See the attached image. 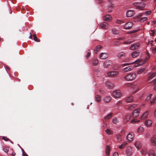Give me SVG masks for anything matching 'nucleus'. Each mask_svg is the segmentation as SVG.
Returning a JSON list of instances; mask_svg holds the SVG:
<instances>
[{"label":"nucleus","instance_id":"f257e3e1","mask_svg":"<svg viewBox=\"0 0 156 156\" xmlns=\"http://www.w3.org/2000/svg\"><path fill=\"white\" fill-rule=\"evenodd\" d=\"M136 77V73H128L127 75L124 77L125 80L127 81H131L135 80Z\"/></svg>","mask_w":156,"mask_h":156},{"label":"nucleus","instance_id":"f03ea898","mask_svg":"<svg viewBox=\"0 0 156 156\" xmlns=\"http://www.w3.org/2000/svg\"><path fill=\"white\" fill-rule=\"evenodd\" d=\"M119 74L118 71H110L107 72L105 76L107 77H115L117 76Z\"/></svg>","mask_w":156,"mask_h":156},{"label":"nucleus","instance_id":"7ed1b4c3","mask_svg":"<svg viewBox=\"0 0 156 156\" xmlns=\"http://www.w3.org/2000/svg\"><path fill=\"white\" fill-rule=\"evenodd\" d=\"M133 5L139 9H142L145 6V4L143 2H137L133 3Z\"/></svg>","mask_w":156,"mask_h":156},{"label":"nucleus","instance_id":"20e7f679","mask_svg":"<svg viewBox=\"0 0 156 156\" xmlns=\"http://www.w3.org/2000/svg\"><path fill=\"white\" fill-rule=\"evenodd\" d=\"M140 44L139 43H136L132 44L129 49L132 50H134L138 49L140 47Z\"/></svg>","mask_w":156,"mask_h":156},{"label":"nucleus","instance_id":"39448f33","mask_svg":"<svg viewBox=\"0 0 156 156\" xmlns=\"http://www.w3.org/2000/svg\"><path fill=\"white\" fill-rule=\"evenodd\" d=\"M112 94L115 98H119L122 95L120 91L119 90H116L113 91Z\"/></svg>","mask_w":156,"mask_h":156},{"label":"nucleus","instance_id":"423d86ee","mask_svg":"<svg viewBox=\"0 0 156 156\" xmlns=\"http://www.w3.org/2000/svg\"><path fill=\"white\" fill-rule=\"evenodd\" d=\"M134 134L133 132L129 133L126 136V139L129 142L132 141L134 138Z\"/></svg>","mask_w":156,"mask_h":156},{"label":"nucleus","instance_id":"0eeeda50","mask_svg":"<svg viewBox=\"0 0 156 156\" xmlns=\"http://www.w3.org/2000/svg\"><path fill=\"white\" fill-rule=\"evenodd\" d=\"M140 109L138 108L134 110L132 113V116L133 118H136L138 117L139 115Z\"/></svg>","mask_w":156,"mask_h":156},{"label":"nucleus","instance_id":"6e6552de","mask_svg":"<svg viewBox=\"0 0 156 156\" xmlns=\"http://www.w3.org/2000/svg\"><path fill=\"white\" fill-rule=\"evenodd\" d=\"M112 62L111 60H107L105 61L103 64L104 67L105 68L109 67L110 66L112 65Z\"/></svg>","mask_w":156,"mask_h":156},{"label":"nucleus","instance_id":"1a4fd4ad","mask_svg":"<svg viewBox=\"0 0 156 156\" xmlns=\"http://www.w3.org/2000/svg\"><path fill=\"white\" fill-rule=\"evenodd\" d=\"M133 25V23L132 22H128L126 23L124 26V28L126 29H129Z\"/></svg>","mask_w":156,"mask_h":156},{"label":"nucleus","instance_id":"9d476101","mask_svg":"<svg viewBox=\"0 0 156 156\" xmlns=\"http://www.w3.org/2000/svg\"><path fill=\"white\" fill-rule=\"evenodd\" d=\"M133 67L132 66H128L122 69V70L124 73H126L132 70L133 69Z\"/></svg>","mask_w":156,"mask_h":156},{"label":"nucleus","instance_id":"9b49d317","mask_svg":"<svg viewBox=\"0 0 156 156\" xmlns=\"http://www.w3.org/2000/svg\"><path fill=\"white\" fill-rule=\"evenodd\" d=\"M108 24L105 22L101 23L100 25V27L103 29H107L108 28Z\"/></svg>","mask_w":156,"mask_h":156},{"label":"nucleus","instance_id":"f8f14e48","mask_svg":"<svg viewBox=\"0 0 156 156\" xmlns=\"http://www.w3.org/2000/svg\"><path fill=\"white\" fill-rule=\"evenodd\" d=\"M106 87L108 89H112L114 87V85L110 81L106 82Z\"/></svg>","mask_w":156,"mask_h":156},{"label":"nucleus","instance_id":"ddd939ff","mask_svg":"<svg viewBox=\"0 0 156 156\" xmlns=\"http://www.w3.org/2000/svg\"><path fill=\"white\" fill-rule=\"evenodd\" d=\"M108 56L107 53H101L100 55V57L101 59H104L107 58Z\"/></svg>","mask_w":156,"mask_h":156},{"label":"nucleus","instance_id":"4468645a","mask_svg":"<svg viewBox=\"0 0 156 156\" xmlns=\"http://www.w3.org/2000/svg\"><path fill=\"white\" fill-rule=\"evenodd\" d=\"M134 14V12L133 10H128L126 13V15L127 17H130L133 16Z\"/></svg>","mask_w":156,"mask_h":156},{"label":"nucleus","instance_id":"2eb2a0df","mask_svg":"<svg viewBox=\"0 0 156 156\" xmlns=\"http://www.w3.org/2000/svg\"><path fill=\"white\" fill-rule=\"evenodd\" d=\"M134 63H136V64H137L136 65H134V66L135 67H137L139 65H141L142 64H143V62L142 61V60L141 59H139L136 60L135 62L133 63H132V64H133Z\"/></svg>","mask_w":156,"mask_h":156},{"label":"nucleus","instance_id":"dca6fc26","mask_svg":"<svg viewBox=\"0 0 156 156\" xmlns=\"http://www.w3.org/2000/svg\"><path fill=\"white\" fill-rule=\"evenodd\" d=\"M139 54V51L137 50L134 51L131 53V56L133 58H135L138 56Z\"/></svg>","mask_w":156,"mask_h":156},{"label":"nucleus","instance_id":"f3484780","mask_svg":"<svg viewBox=\"0 0 156 156\" xmlns=\"http://www.w3.org/2000/svg\"><path fill=\"white\" fill-rule=\"evenodd\" d=\"M104 19L105 20L109 22L112 20V18L110 15H107L104 16Z\"/></svg>","mask_w":156,"mask_h":156},{"label":"nucleus","instance_id":"a211bd4d","mask_svg":"<svg viewBox=\"0 0 156 156\" xmlns=\"http://www.w3.org/2000/svg\"><path fill=\"white\" fill-rule=\"evenodd\" d=\"M148 111H147L145 112L141 117L140 119L142 120H144L147 118L148 115Z\"/></svg>","mask_w":156,"mask_h":156},{"label":"nucleus","instance_id":"6ab92c4d","mask_svg":"<svg viewBox=\"0 0 156 156\" xmlns=\"http://www.w3.org/2000/svg\"><path fill=\"white\" fill-rule=\"evenodd\" d=\"M145 124L147 127H149L152 125V122L150 120H147L145 121Z\"/></svg>","mask_w":156,"mask_h":156},{"label":"nucleus","instance_id":"aec40b11","mask_svg":"<svg viewBox=\"0 0 156 156\" xmlns=\"http://www.w3.org/2000/svg\"><path fill=\"white\" fill-rule=\"evenodd\" d=\"M133 97L131 96L127 97L126 98V101L128 103H130L133 101Z\"/></svg>","mask_w":156,"mask_h":156},{"label":"nucleus","instance_id":"412c9836","mask_svg":"<svg viewBox=\"0 0 156 156\" xmlns=\"http://www.w3.org/2000/svg\"><path fill=\"white\" fill-rule=\"evenodd\" d=\"M110 151V147L108 145H107L106 147L105 153L108 156L109 154V152Z\"/></svg>","mask_w":156,"mask_h":156},{"label":"nucleus","instance_id":"4be33fe9","mask_svg":"<svg viewBox=\"0 0 156 156\" xmlns=\"http://www.w3.org/2000/svg\"><path fill=\"white\" fill-rule=\"evenodd\" d=\"M111 100V97L110 96L106 97L104 99V101L106 103H108Z\"/></svg>","mask_w":156,"mask_h":156},{"label":"nucleus","instance_id":"5701e85b","mask_svg":"<svg viewBox=\"0 0 156 156\" xmlns=\"http://www.w3.org/2000/svg\"><path fill=\"white\" fill-rule=\"evenodd\" d=\"M151 143L153 145H156V139L154 137H152L151 139Z\"/></svg>","mask_w":156,"mask_h":156},{"label":"nucleus","instance_id":"b1692460","mask_svg":"<svg viewBox=\"0 0 156 156\" xmlns=\"http://www.w3.org/2000/svg\"><path fill=\"white\" fill-rule=\"evenodd\" d=\"M125 55V53L122 52L119 53L117 55V57L119 58H122Z\"/></svg>","mask_w":156,"mask_h":156},{"label":"nucleus","instance_id":"393cba45","mask_svg":"<svg viewBox=\"0 0 156 156\" xmlns=\"http://www.w3.org/2000/svg\"><path fill=\"white\" fill-rule=\"evenodd\" d=\"M133 85L132 86H131V88L133 89H136L137 90L139 89V86H138L136 85L137 83L134 82L133 83H132Z\"/></svg>","mask_w":156,"mask_h":156},{"label":"nucleus","instance_id":"a878e982","mask_svg":"<svg viewBox=\"0 0 156 156\" xmlns=\"http://www.w3.org/2000/svg\"><path fill=\"white\" fill-rule=\"evenodd\" d=\"M135 145L138 149H139L141 147V145L139 141H136L135 143Z\"/></svg>","mask_w":156,"mask_h":156},{"label":"nucleus","instance_id":"bb28decb","mask_svg":"<svg viewBox=\"0 0 156 156\" xmlns=\"http://www.w3.org/2000/svg\"><path fill=\"white\" fill-rule=\"evenodd\" d=\"M112 32L113 34H119V30H117L116 29L114 28L112 29Z\"/></svg>","mask_w":156,"mask_h":156},{"label":"nucleus","instance_id":"cd10ccee","mask_svg":"<svg viewBox=\"0 0 156 156\" xmlns=\"http://www.w3.org/2000/svg\"><path fill=\"white\" fill-rule=\"evenodd\" d=\"M131 116L130 115H127L125 116V121L126 122H127L129 121L130 119Z\"/></svg>","mask_w":156,"mask_h":156},{"label":"nucleus","instance_id":"c85d7f7f","mask_svg":"<svg viewBox=\"0 0 156 156\" xmlns=\"http://www.w3.org/2000/svg\"><path fill=\"white\" fill-rule=\"evenodd\" d=\"M152 95V94H150L149 95L147 96L146 98L145 99V102H148L151 99V96Z\"/></svg>","mask_w":156,"mask_h":156},{"label":"nucleus","instance_id":"c756f323","mask_svg":"<svg viewBox=\"0 0 156 156\" xmlns=\"http://www.w3.org/2000/svg\"><path fill=\"white\" fill-rule=\"evenodd\" d=\"M113 115L112 113H110L105 118V120H108L110 119L112 117Z\"/></svg>","mask_w":156,"mask_h":156},{"label":"nucleus","instance_id":"7c9ffc66","mask_svg":"<svg viewBox=\"0 0 156 156\" xmlns=\"http://www.w3.org/2000/svg\"><path fill=\"white\" fill-rule=\"evenodd\" d=\"M131 149L130 150H127L126 151V155L128 156H130L132 154V152Z\"/></svg>","mask_w":156,"mask_h":156},{"label":"nucleus","instance_id":"2f4dec72","mask_svg":"<svg viewBox=\"0 0 156 156\" xmlns=\"http://www.w3.org/2000/svg\"><path fill=\"white\" fill-rule=\"evenodd\" d=\"M116 139L118 142H119L122 140V137L121 135H118L116 136Z\"/></svg>","mask_w":156,"mask_h":156},{"label":"nucleus","instance_id":"473e14b6","mask_svg":"<svg viewBox=\"0 0 156 156\" xmlns=\"http://www.w3.org/2000/svg\"><path fill=\"white\" fill-rule=\"evenodd\" d=\"M101 99V98L100 95H97L95 97V100L98 102H99Z\"/></svg>","mask_w":156,"mask_h":156},{"label":"nucleus","instance_id":"72a5a7b5","mask_svg":"<svg viewBox=\"0 0 156 156\" xmlns=\"http://www.w3.org/2000/svg\"><path fill=\"white\" fill-rule=\"evenodd\" d=\"M98 61L97 59H94L92 62V64L93 65L95 66L98 64Z\"/></svg>","mask_w":156,"mask_h":156},{"label":"nucleus","instance_id":"f704fd0d","mask_svg":"<svg viewBox=\"0 0 156 156\" xmlns=\"http://www.w3.org/2000/svg\"><path fill=\"white\" fill-rule=\"evenodd\" d=\"M144 131V129L143 127H140L137 129V133H142Z\"/></svg>","mask_w":156,"mask_h":156},{"label":"nucleus","instance_id":"c9c22d12","mask_svg":"<svg viewBox=\"0 0 156 156\" xmlns=\"http://www.w3.org/2000/svg\"><path fill=\"white\" fill-rule=\"evenodd\" d=\"M127 144V142H124L122 144L119 146V147L120 149H122L124 148Z\"/></svg>","mask_w":156,"mask_h":156},{"label":"nucleus","instance_id":"e433bc0d","mask_svg":"<svg viewBox=\"0 0 156 156\" xmlns=\"http://www.w3.org/2000/svg\"><path fill=\"white\" fill-rule=\"evenodd\" d=\"M155 73H151L149 74V78L148 80H150V79H152L155 76Z\"/></svg>","mask_w":156,"mask_h":156},{"label":"nucleus","instance_id":"4c0bfd02","mask_svg":"<svg viewBox=\"0 0 156 156\" xmlns=\"http://www.w3.org/2000/svg\"><path fill=\"white\" fill-rule=\"evenodd\" d=\"M149 156H156L155 155V154L154 151L153 150L150 151L149 153Z\"/></svg>","mask_w":156,"mask_h":156},{"label":"nucleus","instance_id":"58836bf2","mask_svg":"<svg viewBox=\"0 0 156 156\" xmlns=\"http://www.w3.org/2000/svg\"><path fill=\"white\" fill-rule=\"evenodd\" d=\"M102 48V47L101 45L98 46L96 48V49L95 51V52L97 53L98 51H99Z\"/></svg>","mask_w":156,"mask_h":156},{"label":"nucleus","instance_id":"ea45409f","mask_svg":"<svg viewBox=\"0 0 156 156\" xmlns=\"http://www.w3.org/2000/svg\"><path fill=\"white\" fill-rule=\"evenodd\" d=\"M113 122L115 124H117L118 122L119 121L116 118H114L112 119Z\"/></svg>","mask_w":156,"mask_h":156},{"label":"nucleus","instance_id":"a19ab883","mask_svg":"<svg viewBox=\"0 0 156 156\" xmlns=\"http://www.w3.org/2000/svg\"><path fill=\"white\" fill-rule=\"evenodd\" d=\"M145 68H143L140 69L139 70L137 71V73L138 74H140L142 72L144 71L145 70Z\"/></svg>","mask_w":156,"mask_h":156},{"label":"nucleus","instance_id":"79ce46f5","mask_svg":"<svg viewBox=\"0 0 156 156\" xmlns=\"http://www.w3.org/2000/svg\"><path fill=\"white\" fill-rule=\"evenodd\" d=\"M106 133L109 135H111L112 133V131L109 129H107L106 130Z\"/></svg>","mask_w":156,"mask_h":156},{"label":"nucleus","instance_id":"37998d69","mask_svg":"<svg viewBox=\"0 0 156 156\" xmlns=\"http://www.w3.org/2000/svg\"><path fill=\"white\" fill-rule=\"evenodd\" d=\"M155 103H156V97L153 98L150 102V104L151 105H152Z\"/></svg>","mask_w":156,"mask_h":156},{"label":"nucleus","instance_id":"c03bdc74","mask_svg":"<svg viewBox=\"0 0 156 156\" xmlns=\"http://www.w3.org/2000/svg\"><path fill=\"white\" fill-rule=\"evenodd\" d=\"M136 104L133 105L129 106L128 108V109L129 110H132V109H133V108H135L136 107Z\"/></svg>","mask_w":156,"mask_h":156},{"label":"nucleus","instance_id":"a18cd8bd","mask_svg":"<svg viewBox=\"0 0 156 156\" xmlns=\"http://www.w3.org/2000/svg\"><path fill=\"white\" fill-rule=\"evenodd\" d=\"M33 36V40L36 41L38 42V39L36 35L34 34Z\"/></svg>","mask_w":156,"mask_h":156},{"label":"nucleus","instance_id":"49530a36","mask_svg":"<svg viewBox=\"0 0 156 156\" xmlns=\"http://www.w3.org/2000/svg\"><path fill=\"white\" fill-rule=\"evenodd\" d=\"M147 17H143L140 18V21L141 22H143L144 21L147 20Z\"/></svg>","mask_w":156,"mask_h":156},{"label":"nucleus","instance_id":"de8ad7c7","mask_svg":"<svg viewBox=\"0 0 156 156\" xmlns=\"http://www.w3.org/2000/svg\"><path fill=\"white\" fill-rule=\"evenodd\" d=\"M147 152V150L145 149H144L142 150L141 151V153L142 154H146Z\"/></svg>","mask_w":156,"mask_h":156},{"label":"nucleus","instance_id":"09e8293b","mask_svg":"<svg viewBox=\"0 0 156 156\" xmlns=\"http://www.w3.org/2000/svg\"><path fill=\"white\" fill-rule=\"evenodd\" d=\"M133 41L129 40V41H128L124 42V44H131V43H133Z\"/></svg>","mask_w":156,"mask_h":156},{"label":"nucleus","instance_id":"8fccbe9b","mask_svg":"<svg viewBox=\"0 0 156 156\" xmlns=\"http://www.w3.org/2000/svg\"><path fill=\"white\" fill-rule=\"evenodd\" d=\"M151 13V11H148L144 12V14H145L146 15H150Z\"/></svg>","mask_w":156,"mask_h":156},{"label":"nucleus","instance_id":"3c124183","mask_svg":"<svg viewBox=\"0 0 156 156\" xmlns=\"http://www.w3.org/2000/svg\"><path fill=\"white\" fill-rule=\"evenodd\" d=\"M133 84L132 83H126L125 84V86L127 87H131V86H133Z\"/></svg>","mask_w":156,"mask_h":156},{"label":"nucleus","instance_id":"603ef678","mask_svg":"<svg viewBox=\"0 0 156 156\" xmlns=\"http://www.w3.org/2000/svg\"><path fill=\"white\" fill-rule=\"evenodd\" d=\"M2 139L3 140H4L7 141L9 140H10L8 138L5 136H3L2 138Z\"/></svg>","mask_w":156,"mask_h":156},{"label":"nucleus","instance_id":"864d4df0","mask_svg":"<svg viewBox=\"0 0 156 156\" xmlns=\"http://www.w3.org/2000/svg\"><path fill=\"white\" fill-rule=\"evenodd\" d=\"M122 103V101H119L115 105L116 107H117L118 106L120 105Z\"/></svg>","mask_w":156,"mask_h":156},{"label":"nucleus","instance_id":"5fc2aeb1","mask_svg":"<svg viewBox=\"0 0 156 156\" xmlns=\"http://www.w3.org/2000/svg\"><path fill=\"white\" fill-rule=\"evenodd\" d=\"M116 23L118 24H121L123 23V22L121 20H118L116 21Z\"/></svg>","mask_w":156,"mask_h":156},{"label":"nucleus","instance_id":"6e6d98bb","mask_svg":"<svg viewBox=\"0 0 156 156\" xmlns=\"http://www.w3.org/2000/svg\"><path fill=\"white\" fill-rule=\"evenodd\" d=\"M91 53L90 52H88L87 54L86 55V57H87V58L88 57H89Z\"/></svg>","mask_w":156,"mask_h":156},{"label":"nucleus","instance_id":"4d7b16f0","mask_svg":"<svg viewBox=\"0 0 156 156\" xmlns=\"http://www.w3.org/2000/svg\"><path fill=\"white\" fill-rule=\"evenodd\" d=\"M131 64V63H125V64H122V66H127V65H130V64Z\"/></svg>","mask_w":156,"mask_h":156},{"label":"nucleus","instance_id":"13d9d810","mask_svg":"<svg viewBox=\"0 0 156 156\" xmlns=\"http://www.w3.org/2000/svg\"><path fill=\"white\" fill-rule=\"evenodd\" d=\"M113 156H119L118 153L117 152L114 153L113 154Z\"/></svg>","mask_w":156,"mask_h":156},{"label":"nucleus","instance_id":"bf43d9fd","mask_svg":"<svg viewBox=\"0 0 156 156\" xmlns=\"http://www.w3.org/2000/svg\"><path fill=\"white\" fill-rule=\"evenodd\" d=\"M139 121H137L136 122V119H133L132 120H131V122H132V123H133V122H138Z\"/></svg>","mask_w":156,"mask_h":156},{"label":"nucleus","instance_id":"052dcab7","mask_svg":"<svg viewBox=\"0 0 156 156\" xmlns=\"http://www.w3.org/2000/svg\"><path fill=\"white\" fill-rule=\"evenodd\" d=\"M23 156H28L27 154L24 151H23Z\"/></svg>","mask_w":156,"mask_h":156},{"label":"nucleus","instance_id":"680f3d73","mask_svg":"<svg viewBox=\"0 0 156 156\" xmlns=\"http://www.w3.org/2000/svg\"><path fill=\"white\" fill-rule=\"evenodd\" d=\"M29 35H30L29 36V38H30V39H32V34H31L30 33H29Z\"/></svg>","mask_w":156,"mask_h":156},{"label":"nucleus","instance_id":"e2e57ef3","mask_svg":"<svg viewBox=\"0 0 156 156\" xmlns=\"http://www.w3.org/2000/svg\"><path fill=\"white\" fill-rule=\"evenodd\" d=\"M3 151L5 152H7L8 151V150L6 148H4L3 149Z\"/></svg>","mask_w":156,"mask_h":156},{"label":"nucleus","instance_id":"0e129e2a","mask_svg":"<svg viewBox=\"0 0 156 156\" xmlns=\"http://www.w3.org/2000/svg\"><path fill=\"white\" fill-rule=\"evenodd\" d=\"M146 54L148 56V59H149L150 57V54H149V53L148 52V51H147Z\"/></svg>","mask_w":156,"mask_h":156},{"label":"nucleus","instance_id":"69168bd1","mask_svg":"<svg viewBox=\"0 0 156 156\" xmlns=\"http://www.w3.org/2000/svg\"><path fill=\"white\" fill-rule=\"evenodd\" d=\"M155 51H156V48L153 49L152 50V52L153 53H155Z\"/></svg>","mask_w":156,"mask_h":156},{"label":"nucleus","instance_id":"338daca9","mask_svg":"<svg viewBox=\"0 0 156 156\" xmlns=\"http://www.w3.org/2000/svg\"><path fill=\"white\" fill-rule=\"evenodd\" d=\"M138 31L137 30H134L131 32V33H135L137 32Z\"/></svg>","mask_w":156,"mask_h":156},{"label":"nucleus","instance_id":"774afa93","mask_svg":"<svg viewBox=\"0 0 156 156\" xmlns=\"http://www.w3.org/2000/svg\"><path fill=\"white\" fill-rule=\"evenodd\" d=\"M142 15V13H139V15L138 16V17H141Z\"/></svg>","mask_w":156,"mask_h":156}]
</instances>
